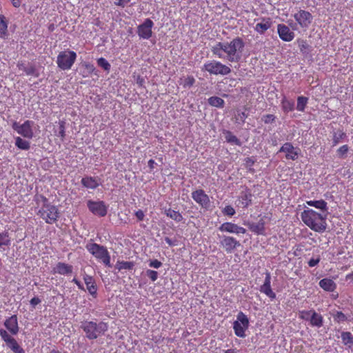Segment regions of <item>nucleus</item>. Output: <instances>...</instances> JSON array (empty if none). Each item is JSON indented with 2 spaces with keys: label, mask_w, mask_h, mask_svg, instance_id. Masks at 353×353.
Masks as SVG:
<instances>
[{
  "label": "nucleus",
  "mask_w": 353,
  "mask_h": 353,
  "mask_svg": "<svg viewBox=\"0 0 353 353\" xmlns=\"http://www.w3.org/2000/svg\"><path fill=\"white\" fill-rule=\"evenodd\" d=\"M249 319L243 312H239L236 316V320L233 323V329L236 336L245 338V331L249 327Z\"/></svg>",
  "instance_id": "6"
},
{
  "label": "nucleus",
  "mask_w": 353,
  "mask_h": 353,
  "mask_svg": "<svg viewBox=\"0 0 353 353\" xmlns=\"http://www.w3.org/2000/svg\"><path fill=\"white\" fill-rule=\"evenodd\" d=\"M245 46L243 39L236 37L230 42H218L212 46V54L219 59H225L230 62H238Z\"/></svg>",
  "instance_id": "1"
},
{
  "label": "nucleus",
  "mask_w": 353,
  "mask_h": 353,
  "mask_svg": "<svg viewBox=\"0 0 353 353\" xmlns=\"http://www.w3.org/2000/svg\"><path fill=\"white\" fill-rule=\"evenodd\" d=\"M81 183L86 188L95 189L101 184L99 177L85 176L81 179Z\"/></svg>",
  "instance_id": "21"
},
{
  "label": "nucleus",
  "mask_w": 353,
  "mask_h": 353,
  "mask_svg": "<svg viewBox=\"0 0 353 353\" xmlns=\"http://www.w3.org/2000/svg\"><path fill=\"white\" fill-rule=\"evenodd\" d=\"M308 102V98L300 96L297 98L296 110L300 112L305 110V106Z\"/></svg>",
  "instance_id": "36"
},
{
  "label": "nucleus",
  "mask_w": 353,
  "mask_h": 353,
  "mask_svg": "<svg viewBox=\"0 0 353 353\" xmlns=\"http://www.w3.org/2000/svg\"><path fill=\"white\" fill-rule=\"evenodd\" d=\"M54 272L55 273H59L61 274H66V264L59 263L57 266L54 268Z\"/></svg>",
  "instance_id": "44"
},
{
  "label": "nucleus",
  "mask_w": 353,
  "mask_h": 353,
  "mask_svg": "<svg viewBox=\"0 0 353 353\" xmlns=\"http://www.w3.org/2000/svg\"><path fill=\"white\" fill-rule=\"evenodd\" d=\"M245 163L248 166H252L254 164V161L251 158H247L245 159Z\"/></svg>",
  "instance_id": "60"
},
{
  "label": "nucleus",
  "mask_w": 353,
  "mask_h": 353,
  "mask_svg": "<svg viewBox=\"0 0 353 353\" xmlns=\"http://www.w3.org/2000/svg\"><path fill=\"white\" fill-rule=\"evenodd\" d=\"M260 291L261 292L264 293L265 295H267L272 299L276 298V294L272 291L271 285H262L261 286Z\"/></svg>",
  "instance_id": "38"
},
{
  "label": "nucleus",
  "mask_w": 353,
  "mask_h": 353,
  "mask_svg": "<svg viewBox=\"0 0 353 353\" xmlns=\"http://www.w3.org/2000/svg\"><path fill=\"white\" fill-rule=\"evenodd\" d=\"M203 69L210 74L214 75H227L231 72V69L229 66L214 60L206 62L203 65Z\"/></svg>",
  "instance_id": "7"
},
{
  "label": "nucleus",
  "mask_w": 353,
  "mask_h": 353,
  "mask_svg": "<svg viewBox=\"0 0 353 353\" xmlns=\"http://www.w3.org/2000/svg\"><path fill=\"white\" fill-rule=\"evenodd\" d=\"M277 32L279 37L284 41H291L294 38V33L290 28L285 24H279L277 26Z\"/></svg>",
  "instance_id": "17"
},
{
  "label": "nucleus",
  "mask_w": 353,
  "mask_h": 353,
  "mask_svg": "<svg viewBox=\"0 0 353 353\" xmlns=\"http://www.w3.org/2000/svg\"><path fill=\"white\" fill-rule=\"evenodd\" d=\"M135 216L139 221H142L144 219L145 214L143 210H139L135 212Z\"/></svg>",
  "instance_id": "55"
},
{
  "label": "nucleus",
  "mask_w": 353,
  "mask_h": 353,
  "mask_svg": "<svg viewBox=\"0 0 353 353\" xmlns=\"http://www.w3.org/2000/svg\"><path fill=\"white\" fill-rule=\"evenodd\" d=\"M0 336L1 339L6 343V345L14 353H25V351L19 345L15 339L11 336L6 330L0 329Z\"/></svg>",
  "instance_id": "9"
},
{
  "label": "nucleus",
  "mask_w": 353,
  "mask_h": 353,
  "mask_svg": "<svg viewBox=\"0 0 353 353\" xmlns=\"http://www.w3.org/2000/svg\"><path fill=\"white\" fill-rule=\"evenodd\" d=\"M33 121L27 120L23 123L19 124L14 121L12 124V128L20 135L27 139H32L34 133L32 130Z\"/></svg>",
  "instance_id": "8"
},
{
  "label": "nucleus",
  "mask_w": 353,
  "mask_h": 353,
  "mask_svg": "<svg viewBox=\"0 0 353 353\" xmlns=\"http://www.w3.org/2000/svg\"><path fill=\"white\" fill-rule=\"evenodd\" d=\"M12 6L14 8H19L21 6V0H10Z\"/></svg>",
  "instance_id": "59"
},
{
  "label": "nucleus",
  "mask_w": 353,
  "mask_h": 353,
  "mask_svg": "<svg viewBox=\"0 0 353 353\" xmlns=\"http://www.w3.org/2000/svg\"><path fill=\"white\" fill-rule=\"evenodd\" d=\"M150 267L154 268H159L162 265V263L157 259L152 260L149 263Z\"/></svg>",
  "instance_id": "51"
},
{
  "label": "nucleus",
  "mask_w": 353,
  "mask_h": 353,
  "mask_svg": "<svg viewBox=\"0 0 353 353\" xmlns=\"http://www.w3.org/2000/svg\"><path fill=\"white\" fill-rule=\"evenodd\" d=\"M319 285L323 290L327 292H334L336 288V284L332 279L329 278L321 279Z\"/></svg>",
  "instance_id": "23"
},
{
  "label": "nucleus",
  "mask_w": 353,
  "mask_h": 353,
  "mask_svg": "<svg viewBox=\"0 0 353 353\" xmlns=\"http://www.w3.org/2000/svg\"><path fill=\"white\" fill-rule=\"evenodd\" d=\"M346 279L347 280H353V272L347 274Z\"/></svg>",
  "instance_id": "63"
},
{
  "label": "nucleus",
  "mask_w": 353,
  "mask_h": 353,
  "mask_svg": "<svg viewBox=\"0 0 353 353\" xmlns=\"http://www.w3.org/2000/svg\"><path fill=\"white\" fill-rule=\"evenodd\" d=\"M208 103L214 107L223 108L225 103L223 99L218 97H211L208 99Z\"/></svg>",
  "instance_id": "34"
},
{
  "label": "nucleus",
  "mask_w": 353,
  "mask_h": 353,
  "mask_svg": "<svg viewBox=\"0 0 353 353\" xmlns=\"http://www.w3.org/2000/svg\"><path fill=\"white\" fill-rule=\"evenodd\" d=\"M11 245V239L8 231L0 232V249L3 246L8 247Z\"/></svg>",
  "instance_id": "30"
},
{
  "label": "nucleus",
  "mask_w": 353,
  "mask_h": 353,
  "mask_svg": "<svg viewBox=\"0 0 353 353\" xmlns=\"http://www.w3.org/2000/svg\"><path fill=\"white\" fill-rule=\"evenodd\" d=\"M77 57V54L73 51H68V70L71 68Z\"/></svg>",
  "instance_id": "43"
},
{
  "label": "nucleus",
  "mask_w": 353,
  "mask_h": 353,
  "mask_svg": "<svg viewBox=\"0 0 353 353\" xmlns=\"http://www.w3.org/2000/svg\"><path fill=\"white\" fill-rule=\"evenodd\" d=\"M308 47L309 46L306 41H302L300 45V50L301 52H305Z\"/></svg>",
  "instance_id": "58"
},
{
  "label": "nucleus",
  "mask_w": 353,
  "mask_h": 353,
  "mask_svg": "<svg viewBox=\"0 0 353 353\" xmlns=\"http://www.w3.org/2000/svg\"><path fill=\"white\" fill-rule=\"evenodd\" d=\"M248 228L255 234H263L265 232V221L263 219H260L259 222H248L245 224Z\"/></svg>",
  "instance_id": "22"
},
{
  "label": "nucleus",
  "mask_w": 353,
  "mask_h": 353,
  "mask_svg": "<svg viewBox=\"0 0 353 353\" xmlns=\"http://www.w3.org/2000/svg\"><path fill=\"white\" fill-rule=\"evenodd\" d=\"M224 353H236V352L234 350L229 349L225 350Z\"/></svg>",
  "instance_id": "64"
},
{
  "label": "nucleus",
  "mask_w": 353,
  "mask_h": 353,
  "mask_svg": "<svg viewBox=\"0 0 353 353\" xmlns=\"http://www.w3.org/2000/svg\"><path fill=\"white\" fill-rule=\"evenodd\" d=\"M15 145L23 150H28L30 148V143L29 141L23 139L20 137H15Z\"/></svg>",
  "instance_id": "31"
},
{
  "label": "nucleus",
  "mask_w": 353,
  "mask_h": 353,
  "mask_svg": "<svg viewBox=\"0 0 353 353\" xmlns=\"http://www.w3.org/2000/svg\"><path fill=\"white\" fill-rule=\"evenodd\" d=\"M271 276L270 272H266L264 283L265 285H271Z\"/></svg>",
  "instance_id": "57"
},
{
  "label": "nucleus",
  "mask_w": 353,
  "mask_h": 353,
  "mask_svg": "<svg viewBox=\"0 0 353 353\" xmlns=\"http://www.w3.org/2000/svg\"><path fill=\"white\" fill-rule=\"evenodd\" d=\"M310 321L312 326L321 327L323 325V316L313 311Z\"/></svg>",
  "instance_id": "29"
},
{
  "label": "nucleus",
  "mask_w": 353,
  "mask_h": 353,
  "mask_svg": "<svg viewBox=\"0 0 353 353\" xmlns=\"http://www.w3.org/2000/svg\"><path fill=\"white\" fill-rule=\"evenodd\" d=\"M134 265V264L132 261H119L117 264V268L119 271L121 270H132Z\"/></svg>",
  "instance_id": "39"
},
{
  "label": "nucleus",
  "mask_w": 353,
  "mask_h": 353,
  "mask_svg": "<svg viewBox=\"0 0 353 353\" xmlns=\"http://www.w3.org/2000/svg\"><path fill=\"white\" fill-rule=\"evenodd\" d=\"M86 248L95 258L101 260L106 266L111 267L110 256L107 249L97 243H90Z\"/></svg>",
  "instance_id": "5"
},
{
  "label": "nucleus",
  "mask_w": 353,
  "mask_h": 353,
  "mask_svg": "<svg viewBox=\"0 0 353 353\" xmlns=\"http://www.w3.org/2000/svg\"><path fill=\"white\" fill-rule=\"evenodd\" d=\"M17 65L19 70H23L26 75H31L35 77L39 76V73L34 65L30 64L29 65H26L24 61H21L17 63Z\"/></svg>",
  "instance_id": "20"
},
{
  "label": "nucleus",
  "mask_w": 353,
  "mask_h": 353,
  "mask_svg": "<svg viewBox=\"0 0 353 353\" xmlns=\"http://www.w3.org/2000/svg\"><path fill=\"white\" fill-rule=\"evenodd\" d=\"M279 152L285 153L286 159L294 161L298 159L300 149L294 148L291 143L286 142L280 148Z\"/></svg>",
  "instance_id": "12"
},
{
  "label": "nucleus",
  "mask_w": 353,
  "mask_h": 353,
  "mask_svg": "<svg viewBox=\"0 0 353 353\" xmlns=\"http://www.w3.org/2000/svg\"><path fill=\"white\" fill-rule=\"evenodd\" d=\"M87 205L90 212L99 216H105L107 214L108 206L102 201H88Z\"/></svg>",
  "instance_id": "11"
},
{
  "label": "nucleus",
  "mask_w": 353,
  "mask_h": 353,
  "mask_svg": "<svg viewBox=\"0 0 353 353\" xmlns=\"http://www.w3.org/2000/svg\"><path fill=\"white\" fill-rule=\"evenodd\" d=\"M224 134L225 139L228 143H232L236 145H241V143L240 140L230 131H225Z\"/></svg>",
  "instance_id": "33"
},
{
  "label": "nucleus",
  "mask_w": 353,
  "mask_h": 353,
  "mask_svg": "<svg viewBox=\"0 0 353 353\" xmlns=\"http://www.w3.org/2000/svg\"><path fill=\"white\" fill-rule=\"evenodd\" d=\"M154 165H155V162L154 160H152V159L149 160L148 166L151 170L154 169Z\"/></svg>",
  "instance_id": "61"
},
{
  "label": "nucleus",
  "mask_w": 353,
  "mask_h": 353,
  "mask_svg": "<svg viewBox=\"0 0 353 353\" xmlns=\"http://www.w3.org/2000/svg\"><path fill=\"white\" fill-rule=\"evenodd\" d=\"M321 261L320 256H317L316 259H311L308 261V265L311 268L316 266Z\"/></svg>",
  "instance_id": "52"
},
{
  "label": "nucleus",
  "mask_w": 353,
  "mask_h": 353,
  "mask_svg": "<svg viewBox=\"0 0 353 353\" xmlns=\"http://www.w3.org/2000/svg\"><path fill=\"white\" fill-rule=\"evenodd\" d=\"M59 135L63 138L65 136V127H64V122L61 121L59 125Z\"/></svg>",
  "instance_id": "56"
},
{
  "label": "nucleus",
  "mask_w": 353,
  "mask_h": 353,
  "mask_svg": "<svg viewBox=\"0 0 353 353\" xmlns=\"http://www.w3.org/2000/svg\"><path fill=\"white\" fill-rule=\"evenodd\" d=\"M261 120L266 124L272 123L275 121L276 117L274 114H268L263 115Z\"/></svg>",
  "instance_id": "46"
},
{
  "label": "nucleus",
  "mask_w": 353,
  "mask_h": 353,
  "mask_svg": "<svg viewBox=\"0 0 353 353\" xmlns=\"http://www.w3.org/2000/svg\"><path fill=\"white\" fill-rule=\"evenodd\" d=\"M4 326L12 334L16 335L19 332L18 319L17 315H12L4 322Z\"/></svg>",
  "instance_id": "18"
},
{
  "label": "nucleus",
  "mask_w": 353,
  "mask_h": 353,
  "mask_svg": "<svg viewBox=\"0 0 353 353\" xmlns=\"http://www.w3.org/2000/svg\"><path fill=\"white\" fill-rule=\"evenodd\" d=\"M84 281L89 293L96 297L97 288L93 278L87 275L84 277Z\"/></svg>",
  "instance_id": "25"
},
{
  "label": "nucleus",
  "mask_w": 353,
  "mask_h": 353,
  "mask_svg": "<svg viewBox=\"0 0 353 353\" xmlns=\"http://www.w3.org/2000/svg\"><path fill=\"white\" fill-rule=\"evenodd\" d=\"M8 37V21L4 15L0 14V38L6 39Z\"/></svg>",
  "instance_id": "27"
},
{
  "label": "nucleus",
  "mask_w": 353,
  "mask_h": 353,
  "mask_svg": "<svg viewBox=\"0 0 353 353\" xmlns=\"http://www.w3.org/2000/svg\"><path fill=\"white\" fill-rule=\"evenodd\" d=\"M221 245L228 253H232L241 243L235 238L230 236H223L220 241Z\"/></svg>",
  "instance_id": "15"
},
{
  "label": "nucleus",
  "mask_w": 353,
  "mask_h": 353,
  "mask_svg": "<svg viewBox=\"0 0 353 353\" xmlns=\"http://www.w3.org/2000/svg\"><path fill=\"white\" fill-rule=\"evenodd\" d=\"M222 212L224 214L228 215V216H233L235 214V210L234 208L231 205H226L222 210Z\"/></svg>",
  "instance_id": "48"
},
{
  "label": "nucleus",
  "mask_w": 353,
  "mask_h": 353,
  "mask_svg": "<svg viewBox=\"0 0 353 353\" xmlns=\"http://www.w3.org/2000/svg\"><path fill=\"white\" fill-rule=\"evenodd\" d=\"M313 311L314 310L301 312H300V318L307 320V321H310Z\"/></svg>",
  "instance_id": "50"
},
{
  "label": "nucleus",
  "mask_w": 353,
  "mask_h": 353,
  "mask_svg": "<svg viewBox=\"0 0 353 353\" xmlns=\"http://www.w3.org/2000/svg\"><path fill=\"white\" fill-rule=\"evenodd\" d=\"M192 198L201 208L208 210L210 208V200L203 190L199 189L192 192Z\"/></svg>",
  "instance_id": "10"
},
{
  "label": "nucleus",
  "mask_w": 353,
  "mask_h": 353,
  "mask_svg": "<svg viewBox=\"0 0 353 353\" xmlns=\"http://www.w3.org/2000/svg\"><path fill=\"white\" fill-rule=\"evenodd\" d=\"M342 342L345 345L350 347L353 345V336L350 332H343L341 333Z\"/></svg>",
  "instance_id": "32"
},
{
  "label": "nucleus",
  "mask_w": 353,
  "mask_h": 353,
  "mask_svg": "<svg viewBox=\"0 0 353 353\" xmlns=\"http://www.w3.org/2000/svg\"><path fill=\"white\" fill-rule=\"evenodd\" d=\"M81 327L87 338L96 339L98 336L104 334L108 329V325L103 321L98 323L93 321H85L82 324Z\"/></svg>",
  "instance_id": "4"
},
{
  "label": "nucleus",
  "mask_w": 353,
  "mask_h": 353,
  "mask_svg": "<svg viewBox=\"0 0 353 353\" xmlns=\"http://www.w3.org/2000/svg\"><path fill=\"white\" fill-rule=\"evenodd\" d=\"M97 64L99 67L103 68L105 71L109 72L111 68L110 64L108 63V61L103 58L101 57L97 59Z\"/></svg>",
  "instance_id": "41"
},
{
  "label": "nucleus",
  "mask_w": 353,
  "mask_h": 353,
  "mask_svg": "<svg viewBox=\"0 0 353 353\" xmlns=\"http://www.w3.org/2000/svg\"><path fill=\"white\" fill-rule=\"evenodd\" d=\"M255 27L254 30L260 34H263L272 26V21L270 18H261L259 19Z\"/></svg>",
  "instance_id": "19"
},
{
  "label": "nucleus",
  "mask_w": 353,
  "mask_h": 353,
  "mask_svg": "<svg viewBox=\"0 0 353 353\" xmlns=\"http://www.w3.org/2000/svg\"><path fill=\"white\" fill-rule=\"evenodd\" d=\"M294 17L302 28H308L313 19L312 15L309 12L303 10H300L294 14Z\"/></svg>",
  "instance_id": "14"
},
{
  "label": "nucleus",
  "mask_w": 353,
  "mask_h": 353,
  "mask_svg": "<svg viewBox=\"0 0 353 353\" xmlns=\"http://www.w3.org/2000/svg\"><path fill=\"white\" fill-rule=\"evenodd\" d=\"M346 137V134L345 132L342 131H338L334 133L333 137V143L334 145L338 144L341 139H344Z\"/></svg>",
  "instance_id": "42"
},
{
  "label": "nucleus",
  "mask_w": 353,
  "mask_h": 353,
  "mask_svg": "<svg viewBox=\"0 0 353 353\" xmlns=\"http://www.w3.org/2000/svg\"><path fill=\"white\" fill-rule=\"evenodd\" d=\"M30 303L33 307H35L36 305L41 303V300L39 297L34 296L32 299H31Z\"/></svg>",
  "instance_id": "54"
},
{
  "label": "nucleus",
  "mask_w": 353,
  "mask_h": 353,
  "mask_svg": "<svg viewBox=\"0 0 353 353\" xmlns=\"http://www.w3.org/2000/svg\"><path fill=\"white\" fill-rule=\"evenodd\" d=\"M281 106L284 112H291L294 109V101H289L284 97L281 101Z\"/></svg>",
  "instance_id": "35"
},
{
  "label": "nucleus",
  "mask_w": 353,
  "mask_h": 353,
  "mask_svg": "<svg viewBox=\"0 0 353 353\" xmlns=\"http://www.w3.org/2000/svg\"><path fill=\"white\" fill-rule=\"evenodd\" d=\"M131 0H116L115 5L124 8Z\"/></svg>",
  "instance_id": "53"
},
{
  "label": "nucleus",
  "mask_w": 353,
  "mask_h": 353,
  "mask_svg": "<svg viewBox=\"0 0 353 353\" xmlns=\"http://www.w3.org/2000/svg\"><path fill=\"white\" fill-rule=\"evenodd\" d=\"M153 26V21L150 19H146L142 24L138 26V35L143 39H148L152 36Z\"/></svg>",
  "instance_id": "13"
},
{
  "label": "nucleus",
  "mask_w": 353,
  "mask_h": 353,
  "mask_svg": "<svg viewBox=\"0 0 353 353\" xmlns=\"http://www.w3.org/2000/svg\"><path fill=\"white\" fill-rule=\"evenodd\" d=\"M333 318L337 323L344 322L347 320L345 315L341 312H336L333 314Z\"/></svg>",
  "instance_id": "45"
},
{
  "label": "nucleus",
  "mask_w": 353,
  "mask_h": 353,
  "mask_svg": "<svg viewBox=\"0 0 353 353\" xmlns=\"http://www.w3.org/2000/svg\"><path fill=\"white\" fill-rule=\"evenodd\" d=\"M304 223L311 230L323 232L327 228L326 214L323 215L312 209L304 210L301 214Z\"/></svg>",
  "instance_id": "2"
},
{
  "label": "nucleus",
  "mask_w": 353,
  "mask_h": 353,
  "mask_svg": "<svg viewBox=\"0 0 353 353\" xmlns=\"http://www.w3.org/2000/svg\"><path fill=\"white\" fill-rule=\"evenodd\" d=\"M194 82L195 79L192 76H189L185 79H181L179 84L181 85L184 88H187L192 86Z\"/></svg>",
  "instance_id": "37"
},
{
  "label": "nucleus",
  "mask_w": 353,
  "mask_h": 353,
  "mask_svg": "<svg viewBox=\"0 0 353 353\" xmlns=\"http://www.w3.org/2000/svg\"><path fill=\"white\" fill-rule=\"evenodd\" d=\"M165 215L176 222H181L183 218L179 211H175L171 208H164Z\"/></svg>",
  "instance_id": "26"
},
{
  "label": "nucleus",
  "mask_w": 353,
  "mask_h": 353,
  "mask_svg": "<svg viewBox=\"0 0 353 353\" xmlns=\"http://www.w3.org/2000/svg\"><path fill=\"white\" fill-rule=\"evenodd\" d=\"M57 64L63 70L66 69V54L65 52H61L57 57Z\"/></svg>",
  "instance_id": "40"
},
{
  "label": "nucleus",
  "mask_w": 353,
  "mask_h": 353,
  "mask_svg": "<svg viewBox=\"0 0 353 353\" xmlns=\"http://www.w3.org/2000/svg\"><path fill=\"white\" fill-rule=\"evenodd\" d=\"M252 194L248 191L242 192L239 198V205L243 208H248L252 203Z\"/></svg>",
  "instance_id": "24"
},
{
  "label": "nucleus",
  "mask_w": 353,
  "mask_h": 353,
  "mask_svg": "<svg viewBox=\"0 0 353 353\" xmlns=\"http://www.w3.org/2000/svg\"><path fill=\"white\" fill-rule=\"evenodd\" d=\"M145 274L152 281H155L158 279V272L155 270H147Z\"/></svg>",
  "instance_id": "47"
},
{
  "label": "nucleus",
  "mask_w": 353,
  "mask_h": 353,
  "mask_svg": "<svg viewBox=\"0 0 353 353\" xmlns=\"http://www.w3.org/2000/svg\"><path fill=\"white\" fill-rule=\"evenodd\" d=\"M306 203L310 206L314 207L324 212L327 211V203L323 199L316 201H307Z\"/></svg>",
  "instance_id": "28"
},
{
  "label": "nucleus",
  "mask_w": 353,
  "mask_h": 353,
  "mask_svg": "<svg viewBox=\"0 0 353 353\" xmlns=\"http://www.w3.org/2000/svg\"><path fill=\"white\" fill-rule=\"evenodd\" d=\"M349 148L347 145H343L337 150V154L339 157H343L348 152Z\"/></svg>",
  "instance_id": "49"
},
{
  "label": "nucleus",
  "mask_w": 353,
  "mask_h": 353,
  "mask_svg": "<svg viewBox=\"0 0 353 353\" xmlns=\"http://www.w3.org/2000/svg\"><path fill=\"white\" fill-rule=\"evenodd\" d=\"M240 118L244 121L245 119L247 118V114L245 112H243L241 114H239Z\"/></svg>",
  "instance_id": "62"
},
{
  "label": "nucleus",
  "mask_w": 353,
  "mask_h": 353,
  "mask_svg": "<svg viewBox=\"0 0 353 353\" xmlns=\"http://www.w3.org/2000/svg\"><path fill=\"white\" fill-rule=\"evenodd\" d=\"M35 201L38 207L41 209L38 214L48 223H52L58 217V210L54 205L49 203L48 199L43 195H36Z\"/></svg>",
  "instance_id": "3"
},
{
  "label": "nucleus",
  "mask_w": 353,
  "mask_h": 353,
  "mask_svg": "<svg viewBox=\"0 0 353 353\" xmlns=\"http://www.w3.org/2000/svg\"><path fill=\"white\" fill-rule=\"evenodd\" d=\"M219 230L222 232H228L231 234H245L246 230L238 225L232 223V222H225L222 223Z\"/></svg>",
  "instance_id": "16"
}]
</instances>
